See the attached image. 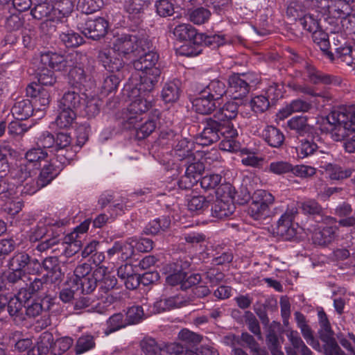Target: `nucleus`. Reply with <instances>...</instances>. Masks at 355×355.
I'll return each mask as SVG.
<instances>
[{"label": "nucleus", "instance_id": "30", "mask_svg": "<svg viewBox=\"0 0 355 355\" xmlns=\"http://www.w3.org/2000/svg\"><path fill=\"white\" fill-rule=\"evenodd\" d=\"M6 279L8 283L15 285L16 288L19 290V295H22L24 292H27V282L31 281V277L24 271L12 268V271L8 274Z\"/></svg>", "mask_w": 355, "mask_h": 355}, {"label": "nucleus", "instance_id": "52", "mask_svg": "<svg viewBox=\"0 0 355 355\" xmlns=\"http://www.w3.org/2000/svg\"><path fill=\"white\" fill-rule=\"evenodd\" d=\"M285 92L284 85L277 83L268 86V109L274 105L277 100L283 98Z\"/></svg>", "mask_w": 355, "mask_h": 355}, {"label": "nucleus", "instance_id": "60", "mask_svg": "<svg viewBox=\"0 0 355 355\" xmlns=\"http://www.w3.org/2000/svg\"><path fill=\"white\" fill-rule=\"evenodd\" d=\"M78 8L83 13L90 14L98 10L103 6V0H78Z\"/></svg>", "mask_w": 355, "mask_h": 355}, {"label": "nucleus", "instance_id": "25", "mask_svg": "<svg viewBox=\"0 0 355 355\" xmlns=\"http://www.w3.org/2000/svg\"><path fill=\"white\" fill-rule=\"evenodd\" d=\"M85 103V99L81 97L80 94L73 90L66 92L58 103L59 108L67 109L77 112L83 105Z\"/></svg>", "mask_w": 355, "mask_h": 355}, {"label": "nucleus", "instance_id": "8", "mask_svg": "<svg viewBox=\"0 0 355 355\" xmlns=\"http://www.w3.org/2000/svg\"><path fill=\"white\" fill-rule=\"evenodd\" d=\"M302 67L306 76V78H303V80H308L313 85L338 86L342 83V78L340 76L324 73L306 61L304 62Z\"/></svg>", "mask_w": 355, "mask_h": 355}, {"label": "nucleus", "instance_id": "47", "mask_svg": "<svg viewBox=\"0 0 355 355\" xmlns=\"http://www.w3.org/2000/svg\"><path fill=\"white\" fill-rule=\"evenodd\" d=\"M37 78L38 83L42 87L53 86L57 82L54 72L51 69L44 67V65L40 64L38 67Z\"/></svg>", "mask_w": 355, "mask_h": 355}, {"label": "nucleus", "instance_id": "31", "mask_svg": "<svg viewBox=\"0 0 355 355\" xmlns=\"http://www.w3.org/2000/svg\"><path fill=\"white\" fill-rule=\"evenodd\" d=\"M62 168L54 162H50L42 168L37 178L38 184L44 187L50 184L60 173Z\"/></svg>", "mask_w": 355, "mask_h": 355}, {"label": "nucleus", "instance_id": "28", "mask_svg": "<svg viewBox=\"0 0 355 355\" xmlns=\"http://www.w3.org/2000/svg\"><path fill=\"white\" fill-rule=\"evenodd\" d=\"M227 42L225 35L217 33H199L196 37L197 46H205L211 49L218 48Z\"/></svg>", "mask_w": 355, "mask_h": 355}, {"label": "nucleus", "instance_id": "32", "mask_svg": "<svg viewBox=\"0 0 355 355\" xmlns=\"http://www.w3.org/2000/svg\"><path fill=\"white\" fill-rule=\"evenodd\" d=\"M175 37L180 41H189L196 45V37L199 35L196 29L189 24H180L173 31Z\"/></svg>", "mask_w": 355, "mask_h": 355}, {"label": "nucleus", "instance_id": "37", "mask_svg": "<svg viewBox=\"0 0 355 355\" xmlns=\"http://www.w3.org/2000/svg\"><path fill=\"white\" fill-rule=\"evenodd\" d=\"M125 315L123 313H116L112 315L106 321V328L104 333L105 335H110L117 331L128 325Z\"/></svg>", "mask_w": 355, "mask_h": 355}, {"label": "nucleus", "instance_id": "18", "mask_svg": "<svg viewBox=\"0 0 355 355\" xmlns=\"http://www.w3.org/2000/svg\"><path fill=\"white\" fill-rule=\"evenodd\" d=\"M266 193L265 190L256 191L252 198V203L250 207L249 213L256 220L265 219L266 218L265 211L266 210V200L264 199Z\"/></svg>", "mask_w": 355, "mask_h": 355}, {"label": "nucleus", "instance_id": "14", "mask_svg": "<svg viewBox=\"0 0 355 355\" xmlns=\"http://www.w3.org/2000/svg\"><path fill=\"white\" fill-rule=\"evenodd\" d=\"M132 241L128 239L125 241H115L112 246L107 250L108 257L112 259L116 257L122 261L131 258L134 254V247L132 245Z\"/></svg>", "mask_w": 355, "mask_h": 355}, {"label": "nucleus", "instance_id": "41", "mask_svg": "<svg viewBox=\"0 0 355 355\" xmlns=\"http://www.w3.org/2000/svg\"><path fill=\"white\" fill-rule=\"evenodd\" d=\"M171 225L169 217L163 216L150 221L144 228V232L147 234L155 235L160 231L166 230Z\"/></svg>", "mask_w": 355, "mask_h": 355}, {"label": "nucleus", "instance_id": "17", "mask_svg": "<svg viewBox=\"0 0 355 355\" xmlns=\"http://www.w3.org/2000/svg\"><path fill=\"white\" fill-rule=\"evenodd\" d=\"M43 268L47 272L45 275L50 279V283L60 282L64 277L60 263L57 257H49L45 258L42 263Z\"/></svg>", "mask_w": 355, "mask_h": 355}, {"label": "nucleus", "instance_id": "10", "mask_svg": "<svg viewBox=\"0 0 355 355\" xmlns=\"http://www.w3.org/2000/svg\"><path fill=\"white\" fill-rule=\"evenodd\" d=\"M97 60L107 71L112 73H121V70L124 67L123 59L112 47L99 51Z\"/></svg>", "mask_w": 355, "mask_h": 355}, {"label": "nucleus", "instance_id": "53", "mask_svg": "<svg viewBox=\"0 0 355 355\" xmlns=\"http://www.w3.org/2000/svg\"><path fill=\"white\" fill-rule=\"evenodd\" d=\"M54 10V15L58 18L68 17L73 10V3L71 0H62L51 6Z\"/></svg>", "mask_w": 355, "mask_h": 355}, {"label": "nucleus", "instance_id": "29", "mask_svg": "<svg viewBox=\"0 0 355 355\" xmlns=\"http://www.w3.org/2000/svg\"><path fill=\"white\" fill-rule=\"evenodd\" d=\"M141 90L139 88H134L132 90V94L135 96L136 98L132 100L129 105L128 110L130 114H140L144 113L152 106L151 101L141 95Z\"/></svg>", "mask_w": 355, "mask_h": 355}, {"label": "nucleus", "instance_id": "64", "mask_svg": "<svg viewBox=\"0 0 355 355\" xmlns=\"http://www.w3.org/2000/svg\"><path fill=\"white\" fill-rule=\"evenodd\" d=\"M63 70L64 71L75 69L81 64L82 55L76 51L63 55Z\"/></svg>", "mask_w": 355, "mask_h": 355}, {"label": "nucleus", "instance_id": "42", "mask_svg": "<svg viewBox=\"0 0 355 355\" xmlns=\"http://www.w3.org/2000/svg\"><path fill=\"white\" fill-rule=\"evenodd\" d=\"M50 101L51 96L49 91L42 87L34 103L35 107L37 108L35 115L37 116V119H41L44 116V112L48 107Z\"/></svg>", "mask_w": 355, "mask_h": 355}, {"label": "nucleus", "instance_id": "40", "mask_svg": "<svg viewBox=\"0 0 355 355\" xmlns=\"http://www.w3.org/2000/svg\"><path fill=\"white\" fill-rule=\"evenodd\" d=\"M48 156L47 152L40 147H33L30 148L25 153L24 161L32 166V168H37L40 166V162L44 160Z\"/></svg>", "mask_w": 355, "mask_h": 355}, {"label": "nucleus", "instance_id": "48", "mask_svg": "<svg viewBox=\"0 0 355 355\" xmlns=\"http://www.w3.org/2000/svg\"><path fill=\"white\" fill-rule=\"evenodd\" d=\"M122 78V73H117V74H110L107 76L103 79L101 86V93L107 95L110 93L115 92L117 89Z\"/></svg>", "mask_w": 355, "mask_h": 355}, {"label": "nucleus", "instance_id": "9", "mask_svg": "<svg viewBox=\"0 0 355 355\" xmlns=\"http://www.w3.org/2000/svg\"><path fill=\"white\" fill-rule=\"evenodd\" d=\"M107 28L108 22L103 17L88 18L78 26V29L85 37L93 40H98L105 37Z\"/></svg>", "mask_w": 355, "mask_h": 355}, {"label": "nucleus", "instance_id": "21", "mask_svg": "<svg viewBox=\"0 0 355 355\" xmlns=\"http://www.w3.org/2000/svg\"><path fill=\"white\" fill-rule=\"evenodd\" d=\"M336 235V229L332 226L318 225L311 235V240L315 245L327 246L332 242Z\"/></svg>", "mask_w": 355, "mask_h": 355}, {"label": "nucleus", "instance_id": "39", "mask_svg": "<svg viewBox=\"0 0 355 355\" xmlns=\"http://www.w3.org/2000/svg\"><path fill=\"white\" fill-rule=\"evenodd\" d=\"M181 94L179 81L166 83L162 91V99L166 103H173L177 101Z\"/></svg>", "mask_w": 355, "mask_h": 355}, {"label": "nucleus", "instance_id": "57", "mask_svg": "<svg viewBox=\"0 0 355 355\" xmlns=\"http://www.w3.org/2000/svg\"><path fill=\"white\" fill-rule=\"evenodd\" d=\"M286 15L293 20H299L304 15V6L299 0L290 2L286 8Z\"/></svg>", "mask_w": 355, "mask_h": 355}, {"label": "nucleus", "instance_id": "51", "mask_svg": "<svg viewBox=\"0 0 355 355\" xmlns=\"http://www.w3.org/2000/svg\"><path fill=\"white\" fill-rule=\"evenodd\" d=\"M60 39L67 48H74L80 46L84 42L83 37L72 31L60 34Z\"/></svg>", "mask_w": 355, "mask_h": 355}, {"label": "nucleus", "instance_id": "12", "mask_svg": "<svg viewBox=\"0 0 355 355\" xmlns=\"http://www.w3.org/2000/svg\"><path fill=\"white\" fill-rule=\"evenodd\" d=\"M55 145L54 151L56 153L60 162L65 164L69 163L73 157L71 143V137L69 134L66 132H58L54 136Z\"/></svg>", "mask_w": 355, "mask_h": 355}, {"label": "nucleus", "instance_id": "5", "mask_svg": "<svg viewBox=\"0 0 355 355\" xmlns=\"http://www.w3.org/2000/svg\"><path fill=\"white\" fill-rule=\"evenodd\" d=\"M324 129L329 132L335 141L343 140L348 131H355V108L349 112L333 110L326 117Z\"/></svg>", "mask_w": 355, "mask_h": 355}, {"label": "nucleus", "instance_id": "36", "mask_svg": "<svg viewBox=\"0 0 355 355\" xmlns=\"http://www.w3.org/2000/svg\"><path fill=\"white\" fill-rule=\"evenodd\" d=\"M318 146L314 141L313 135H308L306 138L300 140L296 147V152L299 158L303 159L312 155L318 150Z\"/></svg>", "mask_w": 355, "mask_h": 355}, {"label": "nucleus", "instance_id": "24", "mask_svg": "<svg viewBox=\"0 0 355 355\" xmlns=\"http://www.w3.org/2000/svg\"><path fill=\"white\" fill-rule=\"evenodd\" d=\"M150 4V0H128L125 9L129 15V18L139 23L144 16L145 10Z\"/></svg>", "mask_w": 355, "mask_h": 355}, {"label": "nucleus", "instance_id": "62", "mask_svg": "<svg viewBox=\"0 0 355 355\" xmlns=\"http://www.w3.org/2000/svg\"><path fill=\"white\" fill-rule=\"evenodd\" d=\"M144 317L143 308L141 306H133L130 307L125 313V320L128 325L135 324L140 322Z\"/></svg>", "mask_w": 355, "mask_h": 355}, {"label": "nucleus", "instance_id": "4", "mask_svg": "<svg viewBox=\"0 0 355 355\" xmlns=\"http://www.w3.org/2000/svg\"><path fill=\"white\" fill-rule=\"evenodd\" d=\"M220 192L224 193L223 198H217L211 209V216L220 220L227 218L234 214L236 209L234 201L243 205L250 198V193L248 192H245L240 198L238 192L230 184L220 185L217 189L216 194L220 195Z\"/></svg>", "mask_w": 355, "mask_h": 355}, {"label": "nucleus", "instance_id": "46", "mask_svg": "<svg viewBox=\"0 0 355 355\" xmlns=\"http://www.w3.org/2000/svg\"><path fill=\"white\" fill-rule=\"evenodd\" d=\"M76 118V112L63 108H59V114L55 123L61 129L69 128Z\"/></svg>", "mask_w": 355, "mask_h": 355}, {"label": "nucleus", "instance_id": "56", "mask_svg": "<svg viewBox=\"0 0 355 355\" xmlns=\"http://www.w3.org/2000/svg\"><path fill=\"white\" fill-rule=\"evenodd\" d=\"M33 8L31 10L32 17L37 20H41L46 17L52 10V6L49 2H36L33 3Z\"/></svg>", "mask_w": 355, "mask_h": 355}, {"label": "nucleus", "instance_id": "16", "mask_svg": "<svg viewBox=\"0 0 355 355\" xmlns=\"http://www.w3.org/2000/svg\"><path fill=\"white\" fill-rule=\"evenodd\" d=\"M218 101L212 100L202 90L200 91L198 96L192 101L193 108L196 112L208 115L211 114L217 107Z\"/></svg>", "mask_w": 355, "mask_h": 355}, {"label": "nucleus", "instance_id": "19", "mask_svg": "<svg viewBox=\"0 0 355 355\" xmlns=\"http://www.w3.org/2000/svg\"><path fill=\"white\" fill-rule=\"evenodd\" d=\"M194 144L186 138L178 139L173 148V155L180 160H187V163L195 160Z\"/></svg>", "mask_w": 355, "mask_h": 355}, {"label": "nucleus", "instance_id": "7", "mask_svg": "<svg viewBox=\"0 0 355 355\" xmlns=\"http://www.w3.org/2000/svg\"><path fill=\"white\" fill-rule=\"evenodd\" d=\"M229 89L234 99H241L250 92L252 85L257 82L251 73H235L229 77Z\"/></svg>", "mask_w": 355, "mask_h": 355}, {"label": "nucleus", "instance_id": "54", "mask_svg": "<svg viewBox=\"0 0 355 355\" xmlns=\"http://www.w3.org/2000/svg\"><path fill=\"white\" fill-rule=\"evenodd\" d=\"M97 268L104 269V275L98 280V284L99 285V289L105 293L116 286L117 279L114 275L107 272V268L106 267L99 266Z\"/></svg>", "mask_w": 355, "mask_h": 355}, {"label": "nucleus", "instance_id": "59", "mask_svg": "<svg viewBox=\"0 0 355 355\" xmlns=\"http://www.w3.org/2000/svg\"><path fill=\"white\" fill-rule=\"evenodd\" d=\"M211 17V12L203 7L197 8L189 12L190 20L196 24L206 23Z\"/></svg>", "mask_w": 355, "mask_h": 355}, {"label": "nucleus", "instance_id": "35", "mask_svg": "<svg viewBox=\"0 0 355 355\" xmlns=\"http://www.w3.org/2000/svg\"><path fill=\"white\" fill-rule=\"evenodd\" d=\"M63 55L57 53L48 51L41 53L40 64L55 71L63 70Z\"/></svg>", "mask_w": 355, "mask_h": 355}, {"label": "nucleus", "instance_id": "58", "mask_svg": "<svg viewBox=\"0 0 355 355\" xmlns=\"http://www.w3.org/2000/svg\"><path fill=\"white\" fill-rule=\"evenodd\" d=\"M284 135L280 130L272 125H268V145L278 148L284 141Z\"/></svg>", "mask_w": 355, "mask_h": 355}, {"label": "nucleus", "instance_id": "3", "mask_svg": "<svg viewBox=\"0 0 355 355\" xmlns=\"http://www.w3.org/2000/svg\"><path fill=\"white\" fill-rule=\"evenodd\" d=\"M133 61L134 68L140 71L139 89L144 92H151L160 79L161 69L157 66L159 60L157 53L149 50L143 51Z\"/></svg>", "mask_w": 355, "mask_h": 355}, {"label": "nucleus", "instance_id": "50", "mask_svg": "<svg viewBox=\"0 0 355 355\" xmlns=\"http://www.w3.org/2000/svg\"><path fill=\"white\" fill-rule=\"evenodd\" d=\"M209 206V202L203 196H192L187 200V207L189 211L201 214Z\"/></svg>", "mask_w": 355, "mask_h": 355}, {"label": "nucleus", "instance_id": "26", "mask_svg": "<svg viewBox=\"0 0 355 355\" xmlns=\"http://www.w3.org/2000/svg\"><path fill=\"white\" fill-rule=\"evenodd\" d=\"M130 124H133L135 130V136L137 139L141 140L148 137L157 128V119H148L144 122L139 123L137 116L129 119Z\"/></svg>", "mask_w": 355, "mask_h": 355}, {"label": "nucleus", "instance_id": "55", "mask_svg": "<svg viewBox=\"0 0 355 355\" xmlns=\"http://www.w3.org/2000/svg\"><path fill=\"white\" fill-rule=\"evenodd\" d=\"M14 152L8 144L3 143L0 145V171L5 174L10 167L8 158L12 156Z\"/></svg>", "mask_w": 355, "mask_h": 355}, {"label": "nucleus", "instance_id": "45", "mask_svg": "<svg viewBox=\"0 0 355 355\" xmlns=\"http://www.w3.org/2000/svg\"><path fill=\"white\" fill-rule=\"evenodd\" d=\"M312 40L313 42L320 48L324 56L331 49L329 36L324 32L321 27L312 33Z\"/></svg>", "mask_w": 355, "mask_h": 355}, {"label": "nucleus", "instance_id": "38", "mask_svg": "<svg viewBox=\"0 0 355 355\" xmlns=\"http://www.w3.org/2000/svg\"><path fill=\"white\" fill-rule=\"evenodd\" d=\"M327 7L334 17L340 18L342 20L348 17L352 10V6L341 0H330Z\"/></svg>", "mask_w": 355, "mask_h": 355}, {"label": "nucleus", "instance_id": "49", "mask_svg": "<svg viewBox=\"0 0 355 355\" xmlns=\"http://www.w3.org/2000/svg\"><path fill=\"white\" fill-rule=\"evenodd\" d=\"M307 120L306 116H293L287 121V125L290 130H295L300 135H303L309 130Z\"/></svg>", "mask_w": 355, "mask_h": 355}, {"label": "nucleus", "instance_id": "13", "mask_svg": "<svg viewBox=\"0 0 355 355\" xmlns=\"http://www.w3.org/2000/svg\"><path fill=\"white\" fill-rule=\"evenodd\" d=\"M334 51L335 53H333L329 49L324 57L331 62L338 63L342 62L349 66L353 64V60L355 58V55L353 54V46L347 42H344L342 45L335 47Z\"/></svg>", "mask_w": 355, "mask_h": 355}, {"label": "nucleus", "instance_id": "33", "mask_svg": "<svg viewBox=\"0 0 355 355\" xmlns=\"http://www.w3.org/2000/svg\"><path fill=\"white\" fill-rule=\"evenodd\" d=\"M202 91L207 93V95L212 100L219 102L226 94L227 89L224 81L215 79L211 80Z\"/></svg>", "mask_w": 355, "mask_h": 355}, {"label": "nucleus", "instance_id": "15", "mask_svg": "<svg viewBox=\"0 0 355 355\" xmlns=\"http://www.w3.org/2000/svg\"><path fill=\"white\" fill-rule=\"evenodd\" d=\"M36 109L31 100L21 99L15 101L11 108V113L18 121L26 120L32 116L37 119V116L35 115Z\"/></svg>", "mask_w": 355, "mask_h": 355}, {"label": "nucleus", "instance_id": "44", "mask_svg": "<svg viewBox=\"0 0 355 355\" xmlns=\"http://www.w3.org/2000/svg\"><path fill=\"white\" fill-rule=\"evenodd\" d=\"M163 342L158 343L155 339L147 337L140 342V347L146 355H162Z\"/></svg>", "mask_w": 355, "mask_h": 355}, {"label": "nucleus", "instance_id": "2", "mask_svg": "<svg viewBox=\"0 0 355 355\" xmlns=\"http://www.w3.org/2000/svg\"><path fill=\"white\" fill-rule=\"evenodd\" d=\"M203 128L196 137V143L201 146H209L219 141L222 137L220 146L222 149L230 152L241 150L240 143L236 141L238 136L237 130L232 124H226L218 118L206 117L202 121Z\"/></svg>", "mask_w": 355, "mask_h": 355}, {"label": "nucleus", "instance_id": "11", "mask_svg": "<svg viewBox=\"0 0 355 355\" xmlns=\"http://www.w3.org/2000/svg\"><path fill=\"white\" fill-rule=\"evenodd\" d=\"M10 264L12 268L24 271L28 275L38 273L41 267L37 259L31 258L24 252L16 253L10 259Z\"/></svg>", "mask_w": 355, "mask_h": 355}, {"label": "nucleus", "instance_id": "22", "mask_svg": "<svg viewBox=\"0 0 355 355\" xmlns=\"http://www.w3.org/2000/svg\"><path fill=\"white\" fill-rule=\"evenodd\" d=\"M291 344L286 347L287 355H313L312 351L305 345L297 331H291L288 335Z\"/></svg>", "mask_w": 355, "mask_h": 355}, {"label": "nucleus", "instance_id": "34", "mask_svg": "<svg viewBox=\"0 0 355 355\" xmlns=\"http://www.w3.org/2000/svg\"><path fill=\"white\" fill-rule=\"evenodd\" d=\"M239 105L234 101H228L217 111L214 115L222 122L226 124H232L230 121L236 117L238 114Z\"/></svg>", "mask_w": 355, "mask_h": 355}, {"label": "nucleus", "instance_id": "1", "mask_svg": "<svg viewBox=\"0 0 355 355\" xmlns=\"http://www.w3.org/2000/svg\"><path fill=\"white\" fill-rule=\"evenodd\" d=\"M299 208L304 215L307 216L308 219L318 224L323 223L328 219L324 209L315 200L308 199L300 202L298 207L295 203H292L288 205L286 211L282 214L276 226L275 227L272 226L271 233L273 236L287 241H291L296 236L297 228L295 227L293 221L299 214Z\"/></svg>", "mask_w": 355, "mask_h": 355}, {"label": "nucleus", "instance_id": "6", "mask_svg": "<svg viewBox=\"0 0 355 355\" xmlns=\"http://www.w3.org/2000/svg\"><path fill=\"white\" fill-rule=\"evenodd\" d=\"M151 47L152 42L148 37L139 34H122L116 37L112 44L113 49L121 56H137Z\"/></svg>", "mask_w": 355, "mask_h": 355}, {"label": "nucleus", "instance_id": "27", "mask_svg": "<svg viewBox=\"0 0 355 355\" xmlns=\"http://www.w3.org/2000/svg\"><path fill=\"white\" fill-rule=\"evenodd\" d=\"M21 295H15L10 297L6 306L9 315L16 324H21L25 320V315L23 310V303L20 298Z\"/></svg>", "mask_w": 355, "mask_h": 355}, {"label": "nucleus", "instance_id": "43", "mask_svg": "<svg viewBox=\"0 0 355 355\" xmlns=\"http://www.w3.org/2000/svg\"><path fill=\"white\" fill-rule=\"evenodd\" d=\"M53 342V334L49 331L43 332L39 338L37 345L33 348V352L36 349L37 355H46L49 350L52 353Z\"/></svg>", "mask_w": 355, "mask_h": 355}, {"label": "nucleus", "instance_id": "61", "mask_svg": "<svg viewBox=\"0 0 355 355\" xmlns=\"http://www.w3.org/2000/svg\"><path fill=\"white\" fill-rule=\"evenodd\" d=\"M300 24L303 28L309 33H313L320 27V19L313 14H304L300 19Z\"/></svg>", "mask_w": 355, "mask_h": 355}, {"label": "nucleus", "instance_id": "23", "mask_svg": "<svg viewBox=\"0 0 355 355\" xmlns=\"http://www.w3.org/2000/svg\"><path fill=\"white\" fill-rule=\"evenodd\" d=\"M334 335V331H333L318 336L320 340L322 342V345H320L321 350L319 352H322L324 355H346L339 346Z\"/></svg>", "mask_w": 355, "mask_h": 355}, {"label": "nucleus", "instance_id": "20", "mask_svg": "<svg viewBox=\"0 0 355 355\" xmlns=\"http://www.w3.org/2000/svg\"><path fill=\"white\" fill-rule=\"evenodd\" d=\"M104 269L96 268L92 275H89L82 279L74 280L77 289H80L83 294H89L92 293L98 285V282L104 275Z\"/></svg>", "mask_w": 355, "mask_h": 355}, {"label": "nucleus", "instance_id": "63", "mask_svg": "<svg viewBox=\"0 0 355 355\" xmlns=\"http://www.w3.org/2000/svg\"><path fill=\"white\" fill-rule=\"evenodd\" d=\"M95 342L94 337L91 335H83L80 336L76 342L75 350L77 354H81L89 349L94 348Z\"/></svg>", "mask_w": 355, "mask_h": 355}]
</instances>
